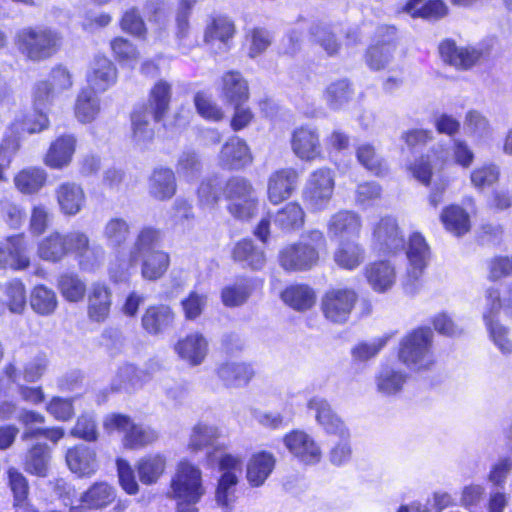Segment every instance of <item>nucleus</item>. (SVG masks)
Instances as JSON below:
<instances>
[{
  "mask_svg": "<svg viewBox=\"0 0 512 512\" xmlns=\"http://www.w3.org/2000/svg\"><path fill=\"white\" fill-rule=\"evenodd\" d=\"M171 98V86L159 81L151 90L149 107L135 110L131 115L133 140L138 145H145L154 137L151 120L160 122L168 110Z\"/></svg>",
  "mask_w": 512,
  "mask_h": 512,
  "instance_id": "f257e3e1",
  "label": "nucleus"
},
{
  "mask_svg": "<svg viewBox=\"0 0 512 512\" xmlns=\"http://www.w3.org/2000/svg\"><path fill=\"white\" fill-rule=\"evenodd\" d=\"M307 407L315 413L317 423L329 434L339 436L342 440L334 445L329 458L334 465H341L351 458L352 450L347 439L349 431L342 419L332 410L328 401L322 397H312Z\"/></svg>",
  "mask_w": 512,
  "mask_h": 512,
  "instance_id": "f03ea898",
  "label": "nucleus"
},
{
  "mask_svg": "<svg viewBox=\"0 0 512 512\" xmlns=\"http://www.w3.org/2000/svg\"><path fill=\"white\" fill-rule=\"evenodd\" d=\"M61 43L60 33L44 26L24 27L15 35V45L19 52L34 62L52 57Z\"/></svg>",
  "mask_w": 512,
  "mask_h": 512,
  "instance_id": "7ed1b4c3",
  "label": "nucleus"
},
{
  "mask_svg": "<svg viewBox=\"0 0 512 512\" xmlns=\"http://www.w3.org/2000/svg\"><path fill=\"white\" fill-rule=\"evenodd\" d=\"M326 245V238L320 230H309L299 243L287 245L280 251V265L287 271L308 270L317 264L319 251Z\"/></svg>",
  "mask_w": 512,
  "mask_h": 512,
  "instance_id": "20e7f679",
  "label": "nucleus"
},
{
  "mask_svg": "<svg viewBox=\"0 0 512 512\" xmlns=\"http://www.w3.org/2000/svg\"><path fill=\"white\" fill-rule=\"evenodd\" d=\"M171 493L177 512H198L196 504L204 494L201 471L189 462L179 463L171 480Z\"/></svg>",
  "mask_w": 512,
  "mask_h": 512,
  "instance_id": "39448f33",
  "label": "nucleus"
},
{
  "mask_svg": "<svg viewBox=\"0 0 512 512\" xmlns=\"http://www.w3.org/2000/svg\"><path fill=\"white\" fill-rule=\"evenodd\" d=\"M432 342L433 333L429 328H417L411 331L400 341L399 361L415 371L430 369L435 363Z\"/></svg>",
  "mask_w": 512,
  "mask_h": 512,
  "instance_id": "423d86ee",
  "label": "nucleus"
},
{
  "mask_svg": "<svg viewBox=\"0 0 512 512\" xmlns=\"http://www.w3.org/2000/svg\"><path fill=\"white\" fill-rule=\"evenodd\" d=\"M103 429L107 434H122V444L127 449H142L158 439V432L143 423L121 413H109L103 418Z\"/></svg>",
  "mask_w": 512,
  "mask_h": 512,
  "instance_id": "0eeeda50",
  "label": "nucleus"
},
{
  "mask_svg": "<svg viewBox=\"0 0 512 512\" xmlns=\"http://www.w3.org/2000/svg\"><path fill=\"white\" fill-rule=\"evenodd\" d=\"M164 241L162 229L152 225L143 226L137 233L133 246L129 252V259L120 272L110 268V276L114 282L126 281L130 275L129 269L134 268L138 263L139 254L160 251Z\"/></svg>",
  "mask_w": 512,
  "mask_h": 512,
  "instance_id": "6e6552de",
  "label": "nucleus"
},
{
  "mask_svg": "<svg viewBox=\"0 0 512 512\" xmlns=\"http://www.w3.org/2000/svg\"><path fill=\"white\" fill-rule=\"evenodd\" d=\"M229 212L239 219L251 218L258 206V196L253 186L243 178L229 180L226 184Z\"/></svg>",
  "mask_w": 512,
  "mask_h": 512,
  "instance_id": "1a4fd4ad",
  "label": "nucleus"
},
{
  "mask_svg": "<svg viewBox=\"0 0 512 512\" xmlns=\"http://www.w3.org/2000/svg\"><path fill=\"white\" fill-rule=\"evenodd\" d=\"M357 299V293L351 288H331L321 298L322 313L331 322L344 323L348 320Z\"/></svg>",
  "mask_w": 512,
  "mask_h": 512,
  "instance_id": "9d476101",
  "label": "nucleus"
},
{
  "mask_svg": "<svg viewBox=\"0 0 512 512\" xmlns=\"http://www.w3.org/2000/svg\"><path fill=\"white\" fill-rule=\"evenodd\" d=\"M407 258L408 267L402 284L407 293L413 294L417 290L429 258V248L425 239L418 233L409 239Z\"/></svg>",
  "mask_w": 512,
  "mask_h": 512,
  "instance_id": "9b49d317",
  "label": "nucleus"
},
{
  "mask_svg": "<svg viewBox=\"0 0 512 512\" xmlns=\"http://www.w3.org/2000/svg\"><path fill=\"white\" fill-rule=\"evenodd\" d=\"M334 175L328 168L313 171L304 189V199L314 208L321 209L330 201L334 191Z\"/></svg>",
  "mask_w": 512,
  "mask_h": 512,
  "instance_id": "f8f14e48",
  "label": "nucleus"
},
{
  "mask_svg": "<svg viewBox=\"0 0 512 512\" xmlns=\"http://www.w3.org/2000/svg\"><path fill=\"white\" fill-rule=\"evenodd\" d=\"M291 148L302 161L312 162L323 158L319 131L311 126H301L293 131Z\"/></svg>",
  "mask_w": 512,
  "mask_h": 512,
  "instance_id": "ddd939ff",
  "label": "nucleus"
},
{
  "mask_svg": "<svg viewBox=\"0 0 512 512\" xmlns=\"http://www.w3.org/2000/svg\"><path fill=\"white\" fill-rule=\"evenodd\" d=\"M299 175L293 168H283L272 172L267 179V198L273 205L289 199L298 184Z\"/></svg>",
  "mask_w": 512,
  "mask_h": 512,
  "instance_id": "4468645a",
  "label": "nucleus"
},
{
  "mask_svg": "<svg viewBox=\"0 0 512 512\" xmlns=\"http://www.w3.org/2000/svg\"><path fill=\"white\" fill-rule=\"evenodd\" d=\"M286 448L291 454L306 464L318 463L322 452L315 440L302 430H294L283 438Z\"/></svg>",
  "mask_w": 512,
  "mask_h": 512,
  "instance_id": "2eb2a0df",
  "label": "nucleus"
},
{
  "mask_svg": "<svg viewBox=\"0 0 512 512\" xmlns=\"http://www.w3.org/2000/svg\"><path fill=\"white\" fill-rule=\"evenodd\" d=\"M374 245L383 252L395 253L404 247V237L397 220L383 217L373 228Z\"/></svg>",
  "mask_w": 512,
  "mask_h": 512,
  "instance_id": "dca6fc26",
  "label": "nucleus"
},
{
  "mask_svg": "<svg viewBox=\"0 0 512 512\" xmlns=\"http://www.w3.org/2000/svg\"><path fill=\"white\" fill-rule=\"evenodd\" d=\"M87 82L90 90L105 92L117 81V69L114 63L104 55H96L87 72Z\"/></svg>",
  "mask_w": 512,
  "mask_h": 512,
  "instance_id": "f3484780",
  "label": "nucleus"
},
{
  "mask_svg": "<svg viewBox=\"0 0 512 512\" xmlns=\"http://www.w3.org/2000/svg\"><path fill=\"white\" fill-rule=\"evenodd\" d=\"M66 463L70 471L79 477H90L99 467L95 449L84 444L68 449Z\"/></svg>",
  "mask_w": 512,
  "mask_h": 512,
  "instance_id": "a211bd4d",
  "label": "nucleus"
},
{
  "mask_svg": "<svg viewBox=\"0 0 512 512\" xmlns=\"http://www.w3.org/2000/svg\"><path fill=\"white\" fill-rule=\"evenodd\" d=\"M77 139L72 134L61 135L49 146L44 163L52 169H63L70 165L76 151Z\"/></svg>",
  "mask_w": 512,
  "mask_h": 512,
  "instance_id": "6ab92c4d",
  "label": "nucleus"
},
{
  "mask_svg": "<svg viewBox=\"0 0 512 512\" xmlns=\"http://www.w3.org/2000/svg\"><path fill=\"white\" fill-rule=\"evenodd\" d=\"M442 59L450 65L467 70L477 64L483 52L475 47H459L452 41H444L439 47Z\"/></svg>",
  "mask_w": 512,
  "mask_h": 512,
  "instance_id": "aec40b11",
  "label": "nucleus"
},
{
  "mask_svg": "<svg viewBox=\"0 0 512 512\" xmlns=\"http://www.w3.org/2000/svg\"><path fill=\"white\" fill-rule=\"evenodd\" d=\"M56 199L60 212L65 216H75L86 204V195L81 185L63 182L56 189Z\"/></svg>",
  "mask_w": 512,
  "mask_h": 512,
  "instance_id": "412c9836",
  "label": "nucleus"
},
{
  "mask_svg": "<svg viewBox=\"0 0 512 512\" xmlns=\"http://www.w3.org/2000/svg\"><path fill=\"white\" fill-rule=\"evenodd\" d=\"M175 313L166 304L149 306L141 319L143 329L150 335H160L173 326Z\"/></svg>",
  "mask_w": 512,
  "mask_h": 512,
  "instance_id": "4be33fe9",
  "label": "nucleus"
},
{
  "mask_svg": "<svg viewBox=\"0 0 512 512\" xmlns=\"http://www.w3.org/2000/svg\"><path fill=\"white\" fill-rule=\"evenodd\" d=\"M369 286L378 293L389 291L396 282L395 267L388 261H374L364 269Z\"/></svg>",
  "mask_w": 512,
  "mask_h": 512,
  "instance_id": "5701e85b",
  "label": "nucleus"
},
{
  "mask_svg": "<svg viewBox=\"0 0 512 512\" xmlns=\"http://www.w3.org/2000/svg\"><path fill=\"white\" fill-rule=\"evenodd\" d=\"M445 156L443 150L432 149L426 155L421 156L412 163L408 170L413 177L424 185H429L431 178L437 175L444 167Z\"/></svg>",
  "mask_w": 512,
  "mask_h": 512,
  "instance_id": "b1692460",
  "label": "nucleus"
},
{
  "mask_svg": "<svg viewBox=\"0 0 512 512\" xmlns=\"http://www.w3.org/2000/svg\"><path fill=\"white\" fill-rule=\"evenodd\" d=\"M152 377L148 368L139 369L132 364L121 366L111 382V389L116 392H131L144 385Z\"/></svg>",
  "mask_w": 512,
  "mask_h": 512,
  "instance_id": "393cba45",
  "label": "nucleus"
},
{
  "mask_svg": "<svg viewBox=\"0 0 512 512\" xmlns=\"http://www.w3.org/2000/svg\"><path fill=\"white\" fill-rule=\"evenodd\" d=\"M141 277L146 281H157L168 271L170 254L164 250L139 254Z\"/></svg>",
  "mask_w": 512,
  "mask_h": 512,
  "instance_id": "a878e982",
  "label": "nucleus"
},
{
  "mask_svg": "<svg viewBox=\"0 0 512 512\" xmlns=\"http://www.w3.org/2000/svg\"><path fill=\"white\" fill-rule=\"evenodd\" d=\"M176 178L169 168H156L148 180V193L159 201L171 199L176 193Z\"/></svg>",
  "mask_w": 512,
  "mask_h": 512,
  "instance_id": "bb28decb",
  "label": "nucleus"
},
{
  "mask_svg": "<svg viewBox=\"0 0 512 512\" xmlns=\"http://www.w3.org/2000/svg\"><path fill=\"white\" fill-rule=\"evenodd\" d=\"M276 459L267 451L254 453L247 463L246 477L253 487L262 486L275 468Z\"/></svg>",
  "mask_w": 512,
  "mask_h": 512,
  "instance_id": "cd10ccee",
  "label": "nucleus"
},
{
  "mask_svg": "<svg viewBox=\"0 0 512 512\" xmlns=\"http://www.w3.org/2000/svg\"><path fill=\"white\" fill-rule=\"evenodd\" d=\"M175 350L183 360L191 365H199L207 354L208 343L202 334L194 332L179 340Z\"/></svg>",
  "mask_w": 512,
  "mask_h": 512,
  "instance_id": "c85d7f7f",
  "label": "nucleus"
},
{
  "mask_svg": "<svg viewBox=\"0 0 512 512\" xmlns=\"http://www.w3.org/2000/svg\"><path fill=\"white\" fill-rule=\"evenodd\" d=\"M362 228L360 215L353 211H339L331 216L327 224L328 233L335 237L358 236Z\"/></svg>",
  "mask_w": 512,
  "mask_h": 512,
  "instance_id": "c756f323",
  "label": "nucleus"
},
{
  "mask_svg": "<svg viewBox=\"0 0 512 512\" xmlns=\"http://www.w3.org/2000/svg\"><path fill=\"white\" fill-rule=\"evenodd\" d=\"M365 248L356 241H343L333 252V260L341 269L353 271L365 260Z\"/></svg>",
  "mask_w": 512,
  "mask_h": 512,
  "instance_id": "7c9ffc66",
  "label": "nucleus"
},
{
  "mask_svg": "<svg viewBox=\"0 0 512 512\" xmlns=\"http://www.w3.org/2000/svg\"><path fill=\"white\" fill-rule=\"evenodd\" d=\"M111 307V291L103 283L91 286L88 298V315L91 320L103 322L109 315Z\"/></svg>",
  "mask_w": 512,
  "mask_h": 512,
  "instance_id": "2f4dec72",
  "label": "nucleus"
},
{
  "mask_svg": "<svg viewBox=\"0 0 512 512\" xmlns=\"http://www.w3.org/2000/svg\"><path fill=\"white\" fill-rule=\"evenodd\" d=\"M116 489L105 481L93 483L81 493L79 501L93 510H102L116 499Z\"/></svg>",
  "mask_w": 512,
  "mask_h": 512,
  "instance_id": "473e14b6",
  "label": "nucleus"
},
{
  "mask_svg": "<svg viewBox=\"0 0 512 512\" xmlns=\"http://www.w3.org/2000/svg\"><path fill=\"white\" fill-rule=\"evenodd\" d=\"M9 125L12 132H18L25 137L26 134H38L47 130L50 120L48 114L33 110L32 113L17 114Z\"/></svg>",
  "mask_w": 512,
  "mask_h": 512,
  "instance_id": "72a5a7b5",
  "label": "nucleus"
},
{
  "mask_svg": "<svg viewBox=\"0 0 512 512\" xmlns=\"http://www.w3.org/2000/svg\"><path fill=\"white\" fill-rule=\"evenodd\" d=\"M406 381L407 375L391 366L383 367L375 378L377 391L384 396L400 393Z\"/></svg>",
  "mask_w": 512,
  "mask_h": 512,
  "instance_id": "f704fd0d",
  "label": "nucleus"
},
{
  "mask_svg": "<svg viewBox=\"0 0 512 512\" xmlns=\"http://www.w3.org/2000/svg\"><path fill=\"white\" fill-rule=\"evenodd\" d=\"M6 250L9 257L7 266L13 270H25L30 265L29 245L24 234L13 235L6 240Z\"/></svg>",
  "mask_w": 512,
  "mask_h": 512,
  "instance_id": "c9c22d12",
  "label": "nucleus"
},
{
  "mask_svg": "<svg viewBox=\"0 0 512 512\" xmlns=\"http://www.w3.org/2000/svg\"><path fill=\"white\" fill-rule=\"evenodd\" d=\"M75 116L81 123H91L100 112V99L94 91L84 88L76 98Z\"/></svg>",
  "mask_w": 512,
  "mask_h": 512,
  "instance_id": "e433bc0d",
  "label": "nucleus"
},
{
  "mask_svg": "<svg viewBox=\"0 0 512 512\" xmlns=\"http://www.w3.org/2000/svg\"><path fill=\"white\" fill-rule=\"evenodd\" d=\"M37 254L40 259L57 263L66 256L63 234L57 231L44 237L37 246Z\"/></svg>",
  "mask_w": 512,
  "mask_h": 512,
  "instance_id": "4c0bfd02",
  "label": "nucleus"
},
{
  "mask_svg": "<svg viewBox=\"0 0 512 512\" xmlns=\"http://www.w3.org/2000/svg\"><path fill=\"white\" fill-rule=\"evenodd\" d=\"M130 233L131 227L127 220L113 217L105 223L102 236L108 247L119 248L127 242Z\"/></svg>",
  "mask_w": 512,
  "mask_h": 512,
  "instance_id": "58836bf2",
  "label": "nucleus"
},
{
  "mask_svg": "<svg viewBox=\"0 0 512 512\" xmlns=\"http://www.w3.org/2000/svg\"><path fill=\"white\" fill-rule=\"evenodd\" d=\"M305 212L300 204L290 202L279 209L274 217V223L283 231L300 229L304 225Z\"/></svg>",
  "mask_w": 512,
  "mask_h": 512,
  "instance_id": "ea45409f",
  "label": "nucleus"
},
{
  "mask_svg": "<svg viewBox=\"0 0 512 512\" xmlns=\"http://www.w3.org/2000/svg\"><path fill=\"white\" fill-rule=\"evenodd\" d=\"M283 301L298 311L310 309L315 303V293L307 285H292L281 294Z\"/></svg>",
  "mask_w": 512,
  "mask_h": 512,
  "instance_id": "a19ab883",
  "label": "nucleus"
},
{
  "mask_svg": "<svg viewBox=\"0 0 512 512\" xmlns=\"http://www.w3.org/2000/svg\"><path fill=\"white\" fill-rule=\"evenodd\" d=\"M223 193L221 175L205 177L198 188L199 204L205 209H212L218 203Z\"/></svg>",
  "mask_w": 512,
  "mask_h": 512,
  "instance_id": "79ce46f5",
  "label": "nucleus"
},
{
  "mask_svg": "<svg viewBox=\"0 0 512 512\" xmlns=\"http://www.w3.org/2000/svg\"><path fill=\"white\" fill-rule=\"evenodd\" d=\"M3 295L6 297L8 310L14 314H21L26 307V289L20 279H12L1 285Z\"/></svg>",
  "mask_w": 512,
  "mask_h": 512,
  "instance_id": "37998d69",
  "label": "nucleus"
},
{
  "mask_svg": "<svg viewBox=\"0 0 512 512\" xmlns=\"http://www.w3.org/2000/svg\"><path fill=\"white\" fill-rule=\"evenodd\" d=\"M441 220L446 229L456 236H461L470 230L469 215L459 206L447 207L441 214Z\"/></svg>",
  "mask_w": 512,
  "mask_h": 512,
  "instance_id": "c03bdc74",
  "label": "nucleus"
},
{
  "mask_svg": "<svg viewBox=\"0 0 512 512\" xmlns=\"http://www.w3.org/2000/svg\"><path fill=\"white\" fill-rule=\"evenodd\" d=\"M31 308L40 315H50L57 307L55 292L45 285L35 286L30 295Z\"/></svg>",
  "mask_w": 512,
  "mask_h": 512,
  "instance_id": "a18cd8bd",
  "label": "nucleus"
},
{
  "mask_svg": "<svg viewBox=\"0 0 512 512\" xmlns=\"http://www.w3.org/2000/svg\"><path fill=\"white\" fill-rule=\"evenodd\" d=\"M49 459V447L45 443H37L26 456L25 470L31 474L45 477L48 471Z\"/></svg>",
  "mask_w": 512,
  "mask_h": 512,
  "instance_id": "49530a36",
  "label": "nucleus"
},
{
  "mask_svg": "<svg viewBox=\"0 0 512 512\" xmlns=\"http://www.w3.org/2000/svg\"><path fill=\"white\" fill-rule=\"evenodd\" d=\"M354 91L346 79L331 82L324 91V99L332 109H339L353 97Z\"/></svg>",
  "mask_w": 512,
  "mask_h": 512,
  "instance_id": "de8ad7c7",
  "label": "nucleus"
},
{
  "mask_svg": "<svg viewBox=\"0 0 512 512\" xmlns=\"http://www.w3.org/2000/svg\"><path fill=\"white\" fill-rule=\"evenodd\" d=\"M46 172L41 168H27L22 170L15 177V185L24 194L38 192L45 184Z\"/></svg>",
  "mask_w": 512,
  "mask_h": 512,
  "instance_id": "09e8293b",
  "label": "nucleus"
},
{
  "mask_svg": "<svg viewBox=\"0 0 512 512\" xmlns=\"http://www.w3.org/2000/svg\"><path fill=\"white\" fill-rule=\"evenodd\" d=\"M164 469L165 459L159 454L146 456L137 465L139 479L146 485L155 483L164 472Z\"/></svg>",
  "mask_w": 512,
  "mask_h": 512,
  "instance_id": "8fccbe9b",
  "label": "nucleus"
},
{
  "mask_svg": "<svg viewBox=\"0 0 512 512\" xmlns=\"http://www.w3.org/2000/svg\"><path fill=\"white\" fill-rule=\"evenodd\" d=\"M422 2L423 0H409L403 10L412 17L421 18H439L447 14V6L442 0H429L419 7Z\"/></svg>",
  "mask_w": 512,
  "mask_h": 512,
  "instance_id": "3c124183",
  "label": "nucleus"
},
{
  "mask_svg": "<svg viewBox=\"0 0 512 512\" xmlns=\"http://www.w3.org/2000/svg\"><path fill=\"white\" fill-rule=\"evenodd\" d=\"M500 168L494 163H485L475 167L470 173V181L472 186L478 190L492 187L500 179Z\"/></svg>",
  "mask_w": 512,
  "mask_h": 512,
  "instance_id": "603ef678",
  "label": "nucleus"
},
{
  "mask_svg": "<svg viewBox=\"0 0 512 512\" xmlns=\"http://www.w3.org/2000/svg\"><path fill=\"white\" fill-rule=\"evenodd\" d=\"M58 289L67 301L78 302L85 295L86 284L77 274L66 272L59 276Z\"/></svg>",
  "mask_w": 512,
  "mask_h": 512,
  "instance_id": "864d4df0",
  "label": "nucleus"
},
{
  "mask_svg": "<svg viewBox=\"0 0 512 512\" xmlns=\"http://www.w3.org/2000/svg\"><path fill=\"white\" fill-rule=\"evenodd\" d=\"M252 162V156L246 143L233 138L226 143V166L232 169H240Z\"/></svg>",
  "mask_w": 512,
  "mask_h": 512,
  "instance_id": "5fc2aeb1",
  "label": "nucleus"
},
{
  "mask_svg": "<svg viewBox=\"0 0 512 512\" xmlns=\"http://www.w3.org/2000/svg\"><path fill=\"white\" fill-rule=\"evenodd\" d=\"M396 45L386 42L371 46L366 54V62L371 69L380 70L388 67L394 58Z\"/></svg>",
  "mask_w": 512,
  "mask_h": 512,
  "instance_id": "6e6d98bb",
  "label": "nucleus"
},
{
  "mask_svg": "<svg viewBox=\"0 0 512 512\" xmlns=\"http://www.w3.org/2000/svg\"><path fill=\"white\" fill-rule=\"evenodd\" d=\"M249 86L247 80L239 72L226 74V103L247 102Z\"/></svg>",
  "mask_w": 512,
  "mask_h": 512,
  "instance_id": "4d7b16f0",
  "label": "nucleus"
},
{
  "mask_svg": "<svg viewBox=\"0 0 512 512\" xmlns=\"http://www.w3.org/2000/svg\"><path fill=\"white\" fill-rule=\"evenodd\" d=\"M232 255L236 261L245 262L253 269H260L265 263L264 252L248 240L237 243Z\"/></svg>",
  "mask_w": 512,
  "mask_h": 512,
  "instance_id": "13d9d810",
  "label": "nucleus"
},
{
  "mask_svg": "<svg viewBox=\"0 0 512 512\" xmlns=\"http://www.w3.org/2000/svg\"><path fill=\"white\" fill-rule=\"evenodd\" d=\"M76 261L82 271L92 272L97 270L104 262L105 250L100 244L87 245L77 256Z\"/></svg>",
  "mask_w": 512,
  "mask_h": 512,
  "instance_id": "bf43d9fd",
  "label": "nucleus"
},
{
  "mask_svg": "<svg viewBox=\"0 0 512 512\" xmlns=\"http://www.w3.org/2000/svg\"><path fill=\"white\" fill-rule=\"evenodd\" d=\"M58 97L59 95L51 89L49 82L38 81L32 89V108L34 111L48 114Z\"/></svg>",
  "mask_w": 512,
  "mask_h": 512,
  "instance_id": "052dcab7",
  "label": "nucleus"
},
{
  "mask_svg": "<svg viewBox=\"0 0 512 512\" xmlns=\"http://www.w3.org/2000/svg\"><path fill=\"white\" fill-rule=\"evenodd\" d=\"M219 435V430L215 426L200 423L193 428L189 447L196 451L202 448L214 446V443L218 439Z\"/></svg>",
  "mask_w": 512,
  "mask_h": 512,
  "instance_id": "680f3d73",
  "label": "nucleus"
},
{
  "mask_svg": "<svg viewBox=\"0 0 512 512\" xmlns=\"http://www.w3.org/2000/svg\"><path fill=\"white\" fill-rule=\"evenodd\" d=\"M226 366V381L235 387L248 384L255 375V371L249 363L231 362Z\"/></svg>",
  "mask_w": 512,
  "mask_h": 512,
  "instance_id": "e2e57ef3",
  "label": "nucleus"
},
{
  "mask_svg": "<svg viewBox=\"0 0 512 512\" xmlns=\"http://www.w3.org/2000/svg\"><path fill=\"white\" fill-rule=\"evenodd\" d=\"M184 317L188 321H194L203 313L207 305V296L203 293L191 291L180 302Z\"/></svg>",
  "mask_w": 512,
  "mask_h": 512,
  "instance_id": "0e129e2a",
  "label": "nucleus"
},
{
  "mask_svg": "<svg viewBox=\"0 0 512 512\" xmlns=\"http://www.w3.org/2000/svg\"><path fill=\"white\" fill-rule=\"evenodd\" d=\"M71 435L88 442L96 441L98 438V430L95 416L91 413L80 415L71 430Z\"/></svg>",
  "mask_w": 512,
  "mask_h": 512,
  "instance_id": "69168bd1",
  "label": "nucleus"
},
{
  "mask_svg": "<svg viewBox=\"0 0 512 512\" xmlns=\"http://www.w3.org/2000/svg\"><path fill=\"white\" fill-rule=\"evenodd\" d=\"M202 168L198 155L193 151H185L179 157L177 163V173L186 178L193 180L198 176Z\"/></svg>",
  "mask_w": 512,
  "mask_h": 512,
  "instance_id": "338daca9",
  "label": "nucleus"
},
{
  "mask_svg": "<svg viewBox=\"0 0 512 512\" xmlns=\"http://www.w3.org/2000/svg\"><path fill=\"white\" fill-rule=\"evenodd\" d=\"M111 49L118 61L129 66H133L139 56L136 47L130 41L122 37L115 38L111 41Z\"/></svg>",
  "mask_w": 512,
  "mask_h": 512,
  "instance_id": "774afa93",
  "label": "nucleus"
}]
</instances>
